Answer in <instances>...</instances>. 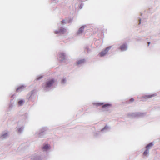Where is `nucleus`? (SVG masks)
Listing matches in <instances>:
<instances>
[{
  "instance_id": "1",
  "label": "nucleus",
  "mask_w": 160,
  "mask_h": 160,
  "mask_svg": "<svg viewBox=\"0 0 160 160\" xmlns=\"http://www.w3.org/2000/svg\"><path fill=\"white\" fill-rule=\"evenodd\" d=\"M146 114L147 113L146 112H129L128 113V116L130 118H141L145 116Z\"/></svg>"
},
{
  "instance_id": "2",
  "label": "nucleus",
  "mask_w": 160,
  "mask_h": 160,
  "mask_svg": "<svg viewBox=\"0 0 160 160\" xmlns=\"http://www.w3.org/2000/svg\"><path fill=\"white\" fill-rule=\"evenodd\" d=\"M150 148V143H149L144 148H142L141 151H143L144 150V151H143L142 157L144 159H146L149 156V149Z\"/></svg>"
},
{
  "instance_id": "3",
  "label": "nucleus",
  "mask_w": 160,
  "mask_h": 160,
  "mask_svg": "<svg viewBox=\"0 0 160 160\" xmlns=\"http://www.w3.org/2000/svg\"><path fill=\"white\" fill-rule=\"evenodd\" d=\"M55 82V80L52 78L48 80L46 82L44 90L46 91L49 90V88L53 85Z\"/></svg>"
},
{
  "instance_id": "4",
  "label": "nucleus",
  "mask_w": 160,
  "mask_h": 160,
  "mask_svg": "<svg viewBox=\"0 0 160 160\" xmlns=\"http://www.w3.org/2000/svg\"><path fill=\"white\" fill-rule=\"evenodd\" d=\"M48 129L47 127H42L41 128L39 131L36 133V135L38 138H42L45 134V131Z\"/></svg>"
},
{
  "instance_id": "5",
  "label": "nucleus",
  "mask_w": 160,
  "mask_h": 160,
  "mask_svg": "<svg viewBox=\"0 0 160 160\" xmlns=\"http://www.w3.org/2000/svg\"><path fill=\"white\" fill-rule=\"evenodd\" d=\"M112 46H109L105 49H103L99 53V56L101 57H103L106 55L108 53V51L111 49Z\"/></svg>"
},
{
  "instance_id": "6",
  "label": "nucleus",
  "mask_w": 160,
  "mask_h": 160,
  "mask_svg": "<svg viewBox=\"0 0 160 160\" xmlns=\"http://www.w3.org/2000/svg\"><path fill=\"white\" fill-rule=\"evenodd\" d=\"M94 105H95L97 106H102L103 108H108L112 106V104L109 103H104L103 102H99L93 103Z\"/></svg>"
},
{
  "instance_id": "7",
  "label": "nucleus",
  "mask_w": 160,
  "mask_h": 160,
  "mask_svg": "<svg viewBox=\"0 0 160 160\" xmlns=\"http://www.w3.org/2000/svg\"><path fill=\"white\" fill-rule=\"evenodd\" d=\"M9 135V132L7 130H5L1 132L0 138L1 139L3 140L7 138Z\"/></svg>"
},
{
  "instance_id": "8",
  "label": "nucleus",
  "mask_w": 160,
  "mask_h": 160,
  "mask_svg": "<svg viewBox=\"0 0 160 160\" xmlns=\"http://www.w3.org/2000/svg\"><path fill=\"white\" fill-rule=\"evenodd\" d=\"M58 59L60 61H63L66 59V54L63 52L59 53L58 55Z\"/></svg>"
},
{
  "instance_id": "9",
  "label": "nucleus",
  "mask_w": 160,
  "mask_h": 160,
  "mask_svg": "<svg viewBox=\"0 0 160 160\" xmlns=\"http://www.w3.org/2000/svg\"><path fill=\"white\" fill-rule=\"evenodd\" d=\"M42 156L39 154H34L31 156V160H42Z\"/></svg>"
},
{
  "instance_id": "10",
  "label": "nucleus",
  "mask_w": 160,
  "mask_h": 160,
  "mask_svg": "<svg viewBox=\"0 0 160 160\" xmlns=\"http://www.w3.org/2000/svg\"><path fill=\"white\" fill-rule=\"evenodd\" d=\"M128 48V45L126 43H124L120 45L118 48L121 52H124L127 50Z\"/></svg>"
},
{
  "instance_id": "11",
  "label": "nucleus",
  "mask_w": 160,
  "mask_h": 160,
  "mask_svg": "<svg viewBox=\"0 0 160 160\" xmlns=\"http://www.w3.org/2000/svg\"><path fill=\"white\" fill-rule=\"evenodd\" d=\"M24 123V122L23 121L22 123V126H18L16 127V131L19 134H21L23 131L24 127L23 124Z\"/></svg>"
},
{
  "instance_id": "12",
  "label": "nucleus",
  "mask_w": 160,
  "mask_h": 160,
  "mask_svg": "<svg viewBox=\"0 0 160 160\" xmlns=\"http://www.w3.org/2000/svg\"><path fill=\"white\" fill-rule=\"evenodd\" d=\"M51 149V146L48 144H44L42 147V149L43 152H47Z\"/></svg>"
},
{
  "instance_id": "13",
  "label": "nucleus",
  "mask_w": 160,
  "mask_h": 160,
  "mask_svg": "<svg viewBox=\"0 0 160 160\" xmlns=\"http://www.w3.org/2000/svg\"><path fill=\"white\" fill-rule=\"evenodd\" d=\"M137 98L138 99H141V101L145 102L147 101V99L150 98V94L144 95L141 97H139L138 96Z\"/></svg>"
},
{
  "instance_id": "14",
  "label": "nucleus",
  "mask_w": 160,
  "mask_h": 160,
  "mask_svg": "<svg viewBox=\"0 0 160 160\" xmlns=\"http://www.w3.org/2000/svg\"><path fill=\"white\" fill-rule=\"evenodd\" d=\"M34 91L32 90L27 95V98L29 100H30L32 99L34 97Z\"/></svg>"
},
{
  "instance_id": "15",
  "label": "nucleus",
  "mask_w": 160,
  "mask_h": 160,
  "mask_svg": "<svg viewBox=\"0 0 160 160\" xmlns=\"http://www.w3.org/2000/svg\"><path fill=\"white\" fill-rule=\"evenodd\" d=\"M26 87V85H22L19 86L16 89L17 92H20L23 90Z\"/></svg>"
},
{
  "instance_id": "16",
  "label": "nucleus",
  "mask_w": 160,
  "mask_h": 160,
  "mask_svg": "<svg viewBox=\"0 0 160 160\" xmlns=\"http://www.w3.org/2000/svg\"><path fill=\"white\" fill-rule=\"evenodd\" d=\"M86 62V60L85 59H80L77 61L76 64L77 65H79L82 64Z\"/></svg>"
},
{
  "instance_id": "17",
  "label": "nucleus",
  "mask_w": 160,
  "mask_h": 160,
  "mask_svg": "<svg viewBox=\"0 0 160 160\" xmlns=\"http://www.w3.org/2000/svg\"><path fill=\"white\" fill-rule=\"evenodd\" d=\"M15 106V105L14 103L12 101H11L10 102L8 109L9 111H10Z\"/></svg>"
},
{
  "instance_id": "18",
  "label": "nucleus",
  "mask_w": 160,
  "mask_h": 160,
  "mask_svg": "<svg viewBox=\"0 0 160 160\" xmlns=\"http://www.w3.org/2000/svg\"><path fill=\"white\" fill-rule=\"evenodd\" d=\"M110 129V128L109 126L106 125L104 128L101 130V132H106L109 131Z\"/></svg>"
},
{
  "instance_id": "19",
  "label": "nucleus",
  "mask_w": 160,
  "mask_h": 160,
  "mask_svg": "<svg viewBox=\"0 0 160 160\" xmlns=\"http://www.w3.org/2000/svg\"><path fill=\"white\" fill-rule=\"evenodd\" d=\"M24 102L25 100H20L18 102V104L19 106H21L23 105Z\"/></svg>"
},
{
  "instance_id": "20",
  "label": "nucleus",
  "mask_w": 160,
  "mask_h": 160,
  "mask_svg": "<svg viewBox=\"0 0 160 160\" xmlns=\"http://www.w3.org/2000/svg\"><path fill=\"white\" fill-rule=\"evenodd\" d=\"M66 78L65 77H63L61 81V83L62 84H65L66 82Z\"/></svg>"
},
{
  "instance_id": "21",
  "label": "nucleus",
  "mask_w": 160,
  "mask_h": 160,
  "mask_svg": "<svg viewBox=\"0 0 160 160\" xmlns=\"http://www.w3.org/2000/svg\"><path fill=\"white\" fill-rule=\"evenodd\" d=\"M100 133V131L95 132L94 133V136L95 137H98L99 136Z\"/></svg>"
},
{
  "instance_id": "22",
  "label": "nucleus",
  "mask_w": 160,
  "mask_h": 160,
  "mask_svg": "<svg viewBox=\"0 0 160 160\" xmlns=\"http://www.w3.org/2000/svg\"><path fill=\"white\" fill-rule=\"evenodd\" d=\"M28 114L27 113H26L24 114V115L22 116V118H24L25 120L28 117Z\"/></svg>"
},
{
  "instance_id": "23",
  "label": "nucleus",
  "mask_w": 160,
  "mask_h": 160,
  "mask_svg": "<svg viewBox=\"0 0 160 160\" xmlns=\"http://www.w3.org/2000/svg\"><path fill=\"white\" fill-rule=\"evenodd\" d=\"M43 76L42 75H40L37 76V78L36 79V80H39L41 79L42 77Z\"/></svg>"
},
{
  "instance_id": "24",
  "label": "nucleus",
  "mask_w": 160,
  "mask_h": 160,
  "mask_svg": "<svg viewBox=\"0 0 160 160\" xmlns=\"http://www.w3.org/2000/svg\"><path fill=\"white\" fill-rule=\"evenodd\" d=\"M134 101V99L133 98H132L129 99L128 102H133Z\"/></svg>"
},
{
  "instance_id": "25",
  "label": "nucleus",
  "mask_w": 160,
  "mask_h": 160,
  "mask_svg": "<svg viewBox=\"0 0 160 160\" xmlns=\"http://www.w3.org/2000/svg\"><path fill=\"white\" fill-rule=\"evenodd\" d=\"M156 95H157V94L156 93L154 94H151V98H152V97H154L155 96H156Z\"/></svg>"
},
{
  "instance_id": "26",
  "label": "nucleus",
  "mask_w": 160,
  "mask_h": 160,
  "mask_svg": "<svg viewBox=\"0 0 160 160\" xmlns=\"http://www.w3.org/2000/svg\"><path fill=\"white\" fill-rule=\"evenodd\" d=\"M153 145V144L152 143V142H151V147Z\"/></svg>"
},
{
  "instance_id": "27",
  "label": "nucleus",
  "mask_w": 160,
  "mask_h": 160,
  "mask_svg": "<svg viewBox=\"0 0 160 160\" xmlns=\"http://www.w3.org/2000/svg\"><path fill=\"white\" fill-rule=\"evenodd\" d=\"M148 45L149 46V44H150V42H148Z\"/></svg>"
},
{
  "instance_id": "28",
  "label": "nucleus",
  "mask_w": 160,
  "mask_h": 160,
  "mask_svg": "<svg viewBox=\"0 0 160 160\" xmlns=\"http://www.w3.org/2000/svg\"><path fill=\"white\" fill-rule=\"evenodd\" d=\"M20 123H21V122L20 121L19 122H18L19 125H20Z\"/></svg>"
}]
</instances>
